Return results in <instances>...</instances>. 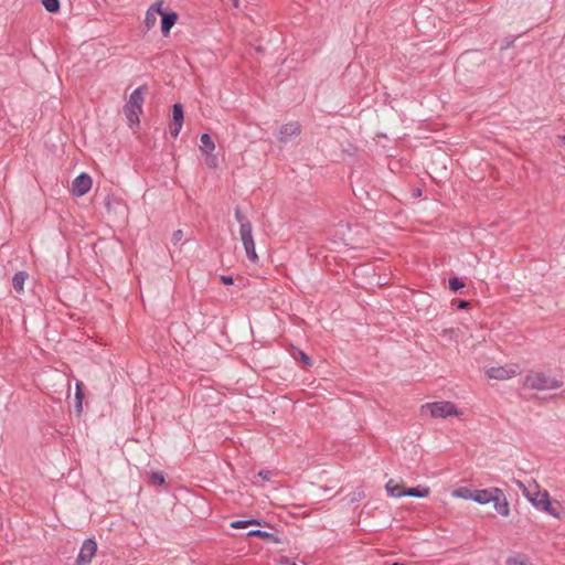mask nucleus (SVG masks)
Wrapping results in <instances>:
<instances>
[{
    "mask_svg": "<svg viewBox=\"0 0 565 565\" xmlns=\"http://www.w3.org/2000/svg\"><path fill=\"white\" fill-rule=\"evenodd\" d=\"M457 309H466L469 306V302L467 300H459L457 302Z\"/></svg>",
    "mask_w": 565,
    "mask_h": 565,
    "instance_id": "7c9ffc66",
    "label": "nucleus"
},
{
    "mask_svg": "<svg viewBox=\"0 0 565 565\" xmlns=\"http://www.w3.org/2000/svg\"><path fill=\"white\" fill-rule=\"evenodd\" d=\"M184 119L183 107L181 104H174L172 107V118L170 121V135L177 138L181 131Z\"/></svg>",
    "mask_w": 565,
    "mask_h": 565,
    "instance_id": "0eeeda50",
    "label": "nucleus"
},
{
    "mask_svg": "<svg viewBox=\"0 0 565 565\" xmlns=\"http://www.w3.org/2000/svg\"><path fill=\"white\" fill-rule=\"evenodd\" d=\"M300 134V126L298 122H288L279 129L278 140L281 143H287Z\"/></svg>",
    "mask_w": 565,
    "mask_h": 565,
    "instance_id": "9d476101",
    "label": "nucleus"
},
{
    "mask_svg": "<svg viewBox=\"0 0 565 565\" xmlns=\"http://www.w3.org/2000/svg\"><path fill=\"white\" fill-rule=\"evenodd\" d=\"M200 151L207 156V160L211 162L215 161V157L212 156L213 151L215 150V143L212 140L211 136L209 134H203L200 137Z\"/></svg>",
    "mask_w": 565,
    "mask_h": 565,
    "instance_id": "9b49d317",
    "label": "nucleus"
},
{
    "mask_svg": "<svg viewBox=\"0 0 565 565\" xmlns=\"http://www.w3.org/2000/svg\"><path fill=\"white\" fill-rule=\"evenodd\" d=\"M234 216L239 224V238L245 249L246 257L252 263L258 262V255L255 248V241L253 236V225L250 220L245 215L239 207L234 210Z\"/></svg>",
    "mask_w": 565,
    "mask_h": 565,
    "instance_id": "f257e3e1",
    "label": "nucleus"
},
{
    "mask_svg": "<svg viewBox=\"0 0 565 565\" xmlns=\"http://www.w3.org/2000/svg\"><path fill=\"white\" fill-rule=\"evenodd\" d=\"M28 277H29L28 273H25L23 270L17 271L12 278L13 288L17 291H22L24 281L26 280Z\"/></svg>",
    "mask_w": 565,
    "mask_h": 565,
    "instance_id": "aec40b11",
    "label": "nucleus"
},
{
    "mask_svg": "<svg viewBox=\"0 0 565 565\" xmlns=\"http://www.w3.org/2000/svg\"><path fill=\"white\" fill-rule=\"evenodd\" d=\"M559 139L565 145V136H561Z\"/></svg>",
    "mask_w": 565,
    "mask_h": 565,
    "instance_id": "e433bc0d",
    "label": "nucleus"
},
{
    "mask_svg": "<svg viewBox=\"0 0 565 565\" xmlns=\"http://www.w3.org/2000/svg\"><path fill=\"white\" fill-rule=\"evenodd\" d=\"M524 495L526 497V499L537 509V510H541V508L543 507V502L545 500V498H543V492L541 491H534V492H530V491H526L524 490Z\"/></svg>",
    "mask_w": 565,
    "mask_h": 565,
    "instance_id": "f3484780",
    "label": "nucleus"
},
{
    "mask_svg": "<svg viewBox=\"0 0 565 565\" xmlns=\"http://www.w3.org/2000/svg\"><path fill=\"white\" fill-rule=\"evenodd\" d=\"M162 7L163 0H158L148 8L143 20L147 31L151 30L157 24L158 15L162 14Z\"/></svg>",
    "mask_w": 565,
    "mask_h": 565,
    "instance_id": "6e6552de",
    "label": "nucleus"
},
{
    "mask_svg": "<svg viewBox=\"0 0 565 565\" xmlns=\"http://www.w3.org/2000/svg\"><path fill=\"white\" fill-rule=\"evenodd\" d=\"M232 3L234 8H239V0H232Z\"/></svg>",
    "mask_w": 565,
    "mask_h": 565,
    "instance_id": "72a5a7b5",
    "label": "nucleus"
},
{
    "mask_svg": "<svg viewBox=\"0 0 565 565\" xmlns=\"http://www.w3.org/2000/svg\"><path fill=\"white\" fill-rule=\"evenodd\" d=\"M523 385L534 391H553L561 388L564 382L545 372L531 371L525 375Z\"/></svg>",
    "mask_w": 565,
    "mask_h": 565,
    "instance_id": "f03ea898",
    "label": "nucleus"
},
{
    "mask_svg": "<svg viewBox=\"0 0 565 565\" xmlns=\"http://www.w3.org/2000/svg\"><path fill=\"white\" fill-rule=\"evenodd\" d=\"M97 552V543L93 539H86L76 558L77 565H87L92 562Z\"/></svg>",
    "mask_w": 565,
    "mask_h": 565,
    "instance_id": "39448f33",
    "label": "nucleus"
},
{
    "mask_svg": "<svg viewBox=\"0 0 565 565\" xmlns=\"http://www.w3.org/2000/svg\"><path fill=\"white\" fill-rule=\"evenodd\" d=\"M292 565H296V564H292Z\"/></svg>",
    "mask_w": 565,
    "mask_h": 565,
    "instance_id": "58836bf2",
    "label": "nucleus"
},
{
    "mask_svg": "<svg viewBox=\"0 0 565 565\" xmlns=\"http://www.w3.org/2000/svg\"><path fill=\"white\" fill-rule=\"evenodd\" d=\"M420 195H422V190H420V189H416V190H414V192H413V196H414V198H418V196H420Z\"/></svg>",
    "mask_w": 565,
    "mask_h": 565,
    "instance_id": "473e14b6",
    "label": "nucleus"
},
{
    "mask_svg": "<svg viewBox=\"0 0 565 565\" xmlns=\"http://www.w3.org/2000/svg\"><path fill=\"white\" fill-rule=\"evenodd\" d=\"M420 413L429 414L434 418H446L449 416H458L456 405L451 402H434L422 405Z\"/></svg>",
    "mask_w": 565,
    "mask_h": 565,
    "instance_id": "20e7f679",
    "label": "nucleus"
},
{
    "mask_svg": "<svg viewBox=\"0 0 565 565\" xmlns=\"http://www.w3.org/2000/svg\"><path fill=\"white\" fill-rule=\"evenodd\" d=\"M41 3L50 13H56L61 8L58 0H41Z\"/></svg>",
    "mask_w": 565,
    "mask_h": 565,
    "instance_id": "4be33fe9",
    "label": "nucleus"
},
{
    "mask_svg": "<svg viewBox=\"0 0 565 565\" xmlns=\"http://www.w3.org/2000/svg\"><path fill=\"white\" fill-rule=\"evenodd\" d=\"M221 281L224 284V285H233L234 280H233V277L232 276H225V275H222L220 277Z\"/></svg>",
    "mask_w": 565,
    "mask_h": 565,
    "instance_id": "c85d7f7f",
    "label": "nucleus"
},
{
    "mask_svg": "<svg viewBox=\"0 0 565 565\" xmlns=\"http://www.w3.org/2000/svg\"><path fill=\"white\" fill-rule=\"evenodd\" d=\"M465 284L463 281L458 277H452L449 279V288L452 291H458L459 289L463 288Z\"/></svg>",
    "mask_w": 565,
    "mask_h": 565,
    "instance_id": "b1692460",
    "label": "nucleus"
},
{
    "mask_svg": "<svg viewBox=\"0 0 565 565\" xmlns=\"http://www.w3.org/2000/svg\"><path fill=\"white\" fill-rule=\"evenodd\" d=\"M542 497L545 498V500L542 503L543 507L541 508L540 511H543V512L552 515L555 519H559L561 518V512L552 504V502L550 500L548 492L547 491H543V495Z\"/></svg>",
    "mask_w": 565,
    "mask_h": 565,
    "instance_id": "dca6fc26",
    "label": "nucleus"
},
{
    "mask_svg": "<svg viewBox=\"0 0 565 565\" xmlns=\"http://www.w3.org/2000/svg\"><path fill=\"white\" fill-rule=\"evenodd\" d=\"M231 526L233 529H245L247 527V522H245V520H236L232 522Z\"/></svg>",
    "mask_w": 565,
    "mask_h": 565,
    "instance_id": "bb28decb",
    "label": "nucleus"
},
{
    "mask_svg": "<svg viewBox=\"0 0 565 565\" xmlns=\"http://www.w3.org/2000/svg\"><path fill=\"white\" fill-rule=\"evenodd\" d=\"M160 17L161 32L164 36H167L170 33L172 26L177 23L179 15L175 12H164L162 10V14H160Z\"/></svg>",
    "mask_w": 565,
    "mask_h": 565,
    "instance_id": "4468645a",
    "label": "nucleus"
},
{
    "mask_svg": "<svg viewBox=\"0 0 565 565\" xmlns=\"http://www.w3.org/2000/svg\"><path fill=\"white\" fill-rule=\"evenodd\" d=\"M78 177L84 178V177H88V174L85 173V172H82V173L78 174Z\"/></svg>",
    "mask_w": 565,
    "mask_h": 565,
    "instance_id": "c9c22d12",
    "label": "nucleus"
},
{
    "mask_svg": "<svg viewBox=\"0 0 565 565\" xmlns=\"http://www.w3.org/2000/svg\"><path fill=\"white\" fill-rule=\"evenodd\" d=\"M92 179H74L70 190L73 195L82 196L86 194L92 189Z\"/></svg>",
    "mask_w": 565,
    "mask_h": 565,
    "instance_id": "f8f14e48",
    "label": "nucleus"
},
{
    "mask_svg": "<svg viewBox=\"0 0 565 565\" xmlns=\"http://www.w3.org/2000/svg\"><path fill=\"white\" fill-rule=\"evenodd\" d=\"M76 399H77L76 407L78 411H81L82 409V392H81L78 383L76 384Z\"/></svg>",
    "mask_w": 565,
    "mask_h": 565,
    "instance_id": "cd10ccee",
    "label": "nucleus"
},
{
    "mask_svg": "<svg viewBox=\"0 0 565 565\" xmlns=\"http://www.w3.org/2000/svg\"><path fill=\"white\" fill-rule=\"evenodd\" d=\"M247 536H257L264 541H267V542H270L274 544L281 543V540L276 534H274L271 532L263 531V530H250L247 533Z\"/></svg>",
    "mask_w": 565,
    "mask_h": 565,
    "instance_id": "2eb2a0df",
    "label": "nucleus"
},
{
    "mask_svg": "<svg viewBox=\"0 0 565 565\" xmlns=\"http://www.w3.org/2000/svg\"><path fill=\"white\" fill-rule=\"evenodd\" d=\"M258 476L264 479V480H269L270 479V471H266V470H262L258 472Z\"/></svg>",
    "mask_w": 565,
    "mask_h": 565,
    "instance_id": "c756f323",
    "label": "nucleus"
},
{
    "mask_svg": "<svg viewBox=\"0 0 565 565\" xmlns=\"http://www.w3.org/2000/svg\"><path fill=\"white\" fill-rule=\"evenodd\" d=\"M473 490L467 488V487H462V488H459V489H456L454 492H452V495L456 497V498H461V499H466V500H473Z\"/></svg>",
    "mask_w": 565,
    "mask_h": 565,
    "instance_id": "412c9836",
    "label": "nucleus"
},
{
    "mask_svg": "<svg viewBox=\"0 0 565 565\" xmlns=\"http://www.w3.org/2000/svg\"><path fill=\"white\" fill-rule=\"evenodd\" d=\"M505 564L507 565H529V559L526 556L512 555L507 558Z\"/></svg>",
    "mask_w": 565,
    "mask_h": 565,
    "instance_id": "5701e85b",
    "label": "nucleus"
},
{
    "mask_svg": "<svg viewBox=\"0 0 565 565\" xmlns=\"http://www.w3.org/2000/svg\"><path fill=\"white\" fill-rule=\"evenodd\" d=\"M518 366L516 365H505V366H493L487 370V375L490 379L504 381L512 379L516 375Z\"/></svg>",
    "mask_w": 565,
    "mask_h": 565,
    "instance_id": "423d86ee",
    "label": "nucleus"
},
{
    "mask_svg": "<svg viewBox=\"0 0 565 565\" xmlns=\"http://www.w3.org/2000/svg\"><path fill=\"white\" fill-rule=\"evenodd\" d=\"M302 355V360L306 362V363H309V358L306 355V354H301Z\"/></svg>",
    "mask_w": 565,
    "mask_h": 565,
    "instance_id": "f704fd0d",
    "label": "nucleus"
},
{
    "mask_svg": "<svg viewBox=\"0 0 565 565\" xmlns=\"http://www.w3.org/2000/svg\"><path fill=\"white\" fill-rule=\"evenodd\" d=\"M428 494H429V488L424 487V486L413 487V488L407 489L404 492V497L408 495V497H415V498H426Z\"/></svg>",
    "mask_w": 565,
    "mask_h": 565,
    "instance_id": "a211bd4d",
    "label": "nucleus"
},
{
    "mask_svg": "<svg viewBox=\"0 0 565 565\" xmlns=\"http://www.w3.org/2000/svg\"><path fill=\"white\" fill-rule=\"evenodd\" d=\"M491 503H493L494 510L501 516L507 518L510 515L509 502L507 500L504 492L500 488L498 489V491H494V497Z\"/></svg>",
    "mask_w": 565,
    "mask_h": 565,
    "instance_id": "1a4fd4ad",
    "label": "nucleus"
},
{
    "mask_svg": "<svg viewBox=\"0 0 565 565\" xmlns=\"http://www.w3.org/2000/svg\"><path fill=\"white\" fill-rule=\"evenodd\" d=\"M392 565H405L404 563L395 562Z\"/></svg>",
    "mask_w": 565,
    "mask_h": 565,
    "instance_id": "4c0bfd02",
    "label": "nucleus"
},
{
    "mask_svg": "<svg viewBox=\"0 0 565 565\" xmlns=\"http://www.w3.org/2000/svg\"><path fill=\"white\" fill-rule=\"evenodd\" d=\"M183 238V232L182 230H177L173 232L171 241L174 245L179 244L181 239Z\"/></svg>",
    "mask_w": 565,
    "mask_h": 565,
    "instance_id": "a878e982",
    "label": "nucleus"
},
{
    "mask_svg": "<svg viewBox=\"0 0 565 565\" xmlns=\"http://www.w3.org/2000/svg\"><path fill=\"white\" fill-rule=\"evenodd\" d=\"M499 488H489V489H476L473 490V500L479 504H487L493 500L494 491H498Z\"/></svg>",
    "mask_w": 565,
    "mask_h": 565,
    "instance_id": "ddd939ff",
    "label": "nucleus"
},
{
    "mask_svg": "<svg viewBox=\"0 0 565 565\" xmlns=\"http://www.w3.org/2000/svg\"><path fill=\"white\" fill-rule=\"evenodd\" d=\"M146 86L136 88L129 96L127 104L124 107V113L131 128L137 127L142 114V105L145 103Z\"/></svg>",
    "mask_w": 565,
    "mask_h": 565,
    "instance_id": "7ed1b4c3",
    "label": "nucleus"
},
{
    "mask_svg": "<svg viewBox=\"0 0 565 565\" xmlns=\"http://www.w3.org/2000/svg\"><path fill=\"white\" fill-rule=\"evenodd\" d=\"M245 522H247V526L252 525V524H257V525L260 524V521L256 520V519H248V520H245Z\"/></svg>",
    "mask_w": 565,
    "mask_h": 565,
    "instance_id": "2f4dec72",
    "label": "nucleus"
},
{
    "mask_svg": "<svg viewBox=\"0 0 565 565\" xmlns=\"http://www.w3.org/2000/svg\"><path fill=\"white\" fill-rule=\"evenodd\" d=\"M150 479L153 483L159 486L164 483V476L161 472H152Z\"/></svg>",
    "mask_w": 565,
    "mask_h": 565,
    "instance_id": "393cba45",
    "label": "nucleus"
},
{
    "mask_svg": "<svg viewBox=\"0 0 565 565\" xmlns=\"http://www.w3.org/2000/svg\"><path fill=\"white\" fill-rule=\"evenodd\" d=\"M385 489H386L388 495L393 497V498L404 497V492L406 491V490H403L398 483H395L394 480H390L386 483Z\"/></svg>",
    "mask_w": 565,
    "mask_h": 565,
    "instance_id": "6ab92c4d",
    "label": "nucleus"
}]
</instances>
